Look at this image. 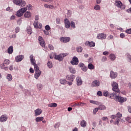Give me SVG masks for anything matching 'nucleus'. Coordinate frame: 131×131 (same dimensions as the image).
Instances as JSON below:
<instances>
[{
  "mask_svg": "<svg viewBox=\"0 0 131 131\" xmlns=\"http://www.w3.org/2000/svg\"><path fill=\"white\" fill-rule=\"evenodd\" d=\"M47 65H48V67H49V68H52V67H53V64L52 63V62L49 61L47 63Z\"/></svg>",
  "mask_w": 131,
  "mask_h": 131,
  "instance_id": "obj_41",
  "label": "nucleus"
},
{
  "mask_svg": "<svg viewBox=\"0 0 131 131\" xmlns=\"http://www.w3.org/2000/svg\"><path fill=\"white\" fill-rule=\"evenodd\" d=\"M94 9L96 11H100L101 10V6L99 5H95Z\"/></svg>",
  "mask_w": 131,
  "mask_h": 131,
  "instance_id": "obj_29",
  "label": "nucleus"
},
{
  "mask_svg": "<svg viewBox=\"0 0 131 131\" xmlns=\"http://www.w3.org/2000/svg\"><path fill=\"white\" fill-rule=\"evenodd\" d=\"M60 125H61V123H56L55 125H54V127L55 128H58V127H59L60 126Z\"/></svg>",
  "mask_w": 131,
  "mask_h": 131,
  "instance_id": "obj_45",
  "label": "nucleus"
},
{
  "mask_svg": "<svg viewBox=\"0 0 131 131\" xmlns=\"http://www.w3.org/2000/svg\"><path fill=\"white\" fill-rule=\"evenodd\" d=\"M82 71H84V72H85V71H86V70H88V68L85 66H83L82 68H81Z\"/></svg>",
  "mask_w": 131,
  "mask_h": 131,
  "instance_id": "obj_49",
  "label": "nucleus"
},
{
  "mask_svg": "<svg viewBox=\"0 0 131 131\" xmlns=\"http://www.w3.org/2000/svg\"><path fill=\"white\" fill-rule=\"evenodd\" d=\"M60 41L62 42H69L70 41V37H62L60 38Z\"/></svg>",
  "mask_w": 131,
  "mask_h": 131,
  "instance_id": "obj_13",
  "label": "nucleus"
},
{
  "mask_svg": "<svg viewBox=\"0 0 131 131\" xmlns=\"http://www.w3.org/2000/svg\"><path fill=\"white\" fill-rule=\"evenodd\" d=\"M110 77L112 78H116L117 77V73L112 71L110 73Z\"/></svg>",
  "mask_w": 131,
  "mask_h": 131,
  "instance_id": "obj_22",
  "label": "nucleus"
},
{
  "mask_svg": "<svg viewBox=\"0 0 131 131\" xmlns=\"http://www.w3.org/2000/svg\"><path fill=\"white\" fill-rule=\"evenodd\" d=\"M25 9H28V10H31L32 9V5H29L27 7V8H25Z\"/></svg>",
  "mask_w": 131,
  "mask_h": 131,
  "instance_id": "obj_58",
  "label": "nucleus"
},
{
  "mask_svg": "<svg viewBox=\"0 0 131 131\" xmlns=\"http://www.w3.org/2000/svg\"><path fill=\"white\" fill-rule=\"evenodd\" d=\"M38 41L41 47H42V48H45V47H46V42H45V40H43V38H42L41 36H39L38 37Z\"/></svg>",
  "mask_w": 131,
  "mask_h": 131,
  "instance_id": "obj_9",
  "label": "nucleus"
},
{
  "mask_svg": "<svg viewBox=\"0 0 131 131\" xmlns=\"http://www.w3.org/2000/svg\"><path fill=\"white\" fill-rule=\"evenodd\" d=\"M66 56H68V53H63L58 55H55V59L56 60L61 61L64 59V57H66Z\"/></svg>",
  "mask_w": 131,
  "mask_h": 131,
  "instance_id": "obj_5",
  "label": "nucleus"
},
{
  "mask_svg": "<svg viewBox=\"0 0 131 131\" xmlns=\"http://www.w3.org/2000/svg\"><path fill=\"white\" fill-rule=\"evenodd\" d=\"M48 48L50 50H54V46H53V45H51V44H49L48 45Z\"/></svg>",
  "mask_w": 131,
  "mask_h": 131,
  "instance_id": "obj_48",
  "label": "nucleus"
},
{
  "mask_svg": "<svg viewBox=\"0 0 131 131\" xmlns=\"http://www.w3.org/2000/svg\"><path fill=\"white\" fill-rule=\"evenodd\" d=\"M86 105L85 103L79 102V106H84Z\"/></svg>",
  "mask_w": 131,
  "mask_h": 131,
  "instance_id": "obj_61",
  "label": "nucleus"
},
{
  "mask_svg": "<svg viewBox=\"0 0 131 131\" xmlns=\"http://www.w3.org/2000/svg\"><path fill=\"white\" fill-rule=\"evenodd\" d=\"M88 67L89 69H90V70H93L95 69V66L92 63H89L88 64Z\"/></svg>",
  "mask_w": 131,
  "mask_h": 131,
  "instance_id": "obj_30",
  "label": "nucleus"
},
{
  "mask_svg": "<svg viewBox=\"0 0 131 131\" xmlns=\"http://www.w3.org/2000/svg\"><path fill=\"white\" fill-rule=\"evenodd\" d=\"M71 27H72V28H75V23H74V22H73V21H71Z\"/></svg>",
  "mask_w": 131,
  "mask_h": 131,
  "instance_id": "obj_44",
  "label": "nucleus"
},
{
  "mask_svg": "<svg viewBox=\"0 0 131 131\" xmlns=\"http://www.w3.org/2000/svg\"><path fill=\"white\" fill-rule=\"evenodd\" d=\"M69 70L71 73H73L74 74L75 72H76V71H75V69H74L72 67H70Z\"/></svg>",
  "mask_w": 131,
  "mask_h": 131,
  "instance_id": "obj_37",
  "label": "nucleus"
},
{
  "mask_svg": "<svg viewBox=\"0 0 131 131\" xmlns=\"http://www.w3.org/2000/svg\"><path fill=\"white\" fill-rule=\"evenodd\" d=\"M63 22L64 23V26L66 27V28H70V26H71V23L70 21H69V19H68V18H66L64 19Z\"/></svg>",
  "mask_w": 131,
  "mask_h": 131,
  "instance_id": "obj_10",
  "label": "nucleus"
},
{
  "mask_svg": "<svg viewBox=\"0 0 131 131\" xmlns=\"http://www.w3.org/2000/svg\"><path fill=\"white\" fill-rule=\"evenodd\" d=\"M7 52L8 54H13V52H14V47L13 46H10L7 50Z\"/></svg>",
  "mask_w": 131,
  "mask_h": 131,
  "instance_id": "obj_23",
  "label": "nucleus"
},
{
  "mask_svg": "<svg viewBox=\"0 0 131 131\" xmlns=\"http://www.w3.org/2000/svg\"><path fill=\"white\" fill-rule=\"evenodd\" d=\"M115 96V93H112V94L110 95V97L111 99H114V96Z\"/></svg>",
  "mask_w": 131,
  "mask_h": 131,
  "instance_id": "obj_57",
  "label": "nucleus"
},
{
  "mask_svg": "<svg viewBox=\"0 0 131 131\" xmlns=\"http://www.w3.org/2000/svg\"><path fill=\"white\" fill-rule=\"evenodd\" d=\"M108 54L109 52L108 51H104L103 52V55H104V56H108Z\"/></svg>",
  "mask_w": 131,
  "mask_h": 131,
  "instance_id": "obj_55",
  "label": "nucleus"
},
{
  "mask_svg": "<svg viewBox=\"0 0 131 131\" xmlns=\"http://www.w3.org/2000/svg\"><path fill=\"white\" fill-rule=\"evenodd\" d=\"M77 52H78V53H81V52H82V48L81 47L77 48Z\"/></svg>",
  "mask_w": 131,
  "mask_h": 131,
  "instance_id": "obj_40",
  "label": "nucleus"
},
{
  "mask_svg": "<svg viewBox=\"0 0 131 131\" xmlns=\"http://www.w3.org/2000/svg\"><path fill=\"white\" fill-rule=\"evenodd\" d=\"M106 61H107V57H106V56L102 57L101 58V61L106 62Z\"/></svg>",
  "mask_w": 131,
  "mask_h": 131,
  "instance_id": "obj_47",
  "label": "nucleus"
},
{
  "mask_svg": "<svg viewBox=\"0 0 131 131\" xmlns=\"http://www.w3.org/2000/svg\"><path fill=\"white\" fill-rule=\"evenodd\" d=\"M98 109H99V110H106V107L105 105L101 104L99 106Z\"/></svg>",
  "mask_w": 131,
  "mask_h": 131,
  "instance_id": "obj_31",
  "label": "nucleus"
},
{
  "mask_svg": "<svg viewBox=\"0 0 131 131\" xmlns=\"http://www.w3.org/2000/svg\"><path fill=\"white\" fill-rule=\"evenodd\" d=\"M85 45V46H89V47H90L91 48H94V47L96 46V43L93 41L90 42L89 41H87Z\"/></svg>",
  "mask_w": 131,
  "mask_h": 131,
  "instance_id": "obj_16",
  "label": "nucleus"
},
{
  "mask_svg": "<svg viewBox=\"0 0 131 131\" xmlns=\"http://www.w3.org/2000/svg\"><path fill=\"white\" fill-rule=\"evenodd\" d=\"M99 107H96L93 110V114L95 115V114H96V113L98 112V111H99Z\"/></svg>",
  "mask_w": 131,
  "mask_h": 131,
  "instance_id": "obj_42",
  "label": "nucleus"
},
{
  "mask_svg": "<svg viewBox=\"0 0 131 131\" xmlns=\"http://www.w3.org/2000/svg\"><path fill=\"white\" fill-rule=\"evenodd\" d=\"M60 82L61 84H66L67 81H66V79H61L60 80Z\"/></svg>",
  "mask_w": 131,
  "mask_h": 131,
  "instance_id": "obj_35",
  "label": "nucleus"
},
{
  "mask_svg": "<svg viewBox=\"0 0 131 131\" xmlns=\"http://www.w3.org/2000/svg\"><path fill=\"white\" fill-rule=\"evenodd\" d=\"M7 78L8 79V80H9V81H11V80L13 79V77L12 76V75L8 74L7 76Z\"/></svg>",
  "mask_w": 131,
  "mask_h": 131,
  "instance_id": "obj_39",
  "label": "nucleus"
},
{
  "mask_svg": "<svg viewBox=\"0 0 131 131\" xmlns=\"http://www.w3.org/2000/svg\"><path fill=\"white\" fill-rule=\"evenodd\" d=\"M57 24H61V19L59 18H56Z\"/></svg>",
  "mask_w": 131,
  "mask_h": 131,
  "instance_id": "obj_52",
  "label": "nucleus"
},
{
  "mask_svg": "<svg viewBox=\"0 0 131 131\" xmlns=\"http://www.w3.org/2000/svg\"><path fill=\"white\" fill-rule=\"evenodd\" d=\"M76 81H77V85H81L82 84V80H81V78L80 77H77L76 78Z\"/></svg>",
  "mask_w": 131,
  "mask_h": 131,
  "instance_id": "obj_19",
  "label": "nucleus"
},
{
  "mask_svg": "<svg viewBox=\"0 0 131 131\" xmlns=\"http://www.w3.org/2000/svg\"><path fill=\"white\" fill-rule=\"evenodd\" d=\"M92 86H100V81L99 80H95L92 83Z\"/></svg>",
  "mask_w": 131,
  "mask_h": 131,
  "instance_id": "obj_20",
  "label": "nucleus"
},
{
  "mask_svg": "<svg viewBox=\"0 0 131 131\" xmlns=\"http://www.w3.org/2000/svg\"><path fill=\"white\" fill-rule=\"evenodd\" d=\"M43 32H44V34H46V35H49V34L50 33H49V31H46V30H44Z\"/></svg>",
  "mask_w": 131,
  "mask_h": 131,
  "instance_id": "obj_62",
  "label": "nucleus"
},
{
  "mask_svg": "<svg viewBox=\"0 0 131 131\" xmlns=\"http://www.w3.org/2000/svg\"><path fill=\"white\" fill-rule=\"evenodd\" d=\"M110 58L111 60H112V61H114V60H115L116 57H115V55H114L113 54H111L110 55Z\"/></svg>",
  "mask_w": 131,
  "mask_h": 131,
  "instance_id": "obj_33",
  "label": "nucleus"
},
{
  "mask_svg": "<svg viewBox=\"0 0 131 131\" xmlns=\"http://www.w3.org/2000/svg\"><path fill=\"white\" fill-rule=\"evenodd\" d=\"M44 6L45 8H47L48 9H54V6L52 5L45 4Z\"/></svg>",
  "mask_w": 131,
  "mask_h": 131,
  "instance_id": "obj_34",
  "label": "nucleus"
},
{
  "mask_svg": "<svg viewBox=\"0 0 131 131\" xmlns=\"http://www.w3.org/2000/svg\"><path fill=\"white\" fill-rule=\"evenodd\" d=\"M37 87L39 91H41V90H42V84H37Z\"/></svg>",
  "mask_w": 131,
  "mask_h": 131,
  "instance_id": "obj_38",
  "label": "nucleus"
},
{
  "mask_svg": "<svg viewBox=\"0 0 131 131\" xmlns=\"http://www.w3.org/2000/svg\"><path fill=\"white\" fill-rule=\"evenodd\" d=\"M116 121L114 122V124H117V125H119V121L120 120H119V119L118 118H120L121 117H122V114H121V113H118L116 115Z\"/></svg>",
  "mask_w": 131,
  "mask_h": 131,
  "instance_id": "obj_7",
  "label": "nucleus"
},
{
  "mask_svg": "<svg viewBox=\"0 0 131 131\" xmlns=\"http://www.w3.org/2000/svg\"><path fill=\"white\" fill-rule=\"evenodd\" d=\"M34 25V27H35V28H41L42 25H41V24H39L38 21H36L34 22L33 24Z\"/></svg>",
  "mask_w": 131,
  "mask_h": 131,
  "instance_id": "obj_17",
  "label": "nucleus"
},
{
  "mask_svg": "<svg viewBox=\"0 0 131 131\" xmlns=\"http://www.w3.org/2000/svg\"><path fill=\"white\" fill-rule=\"evenodd\" d=\"M90 103H91V104H94L95 105L97 104V101L94 100H90Z\"/></svg>",
  "mask_w": 131,
  "mask_h": 131,
  "instance_id": "obj_54",
  "label": "nucleus"
},
{
  "mask_svg": "<svg viewBox=\"0 0 131 131\" xmlns=\"http://www.w3.org/2000/svg\"><path fill=\"white\" fill-rule=\"evenodd\" d=\"M30 61H31V63L32 64V65H35V59L33 58V55H31L30 56Z\"/></svg>",
  "mask_w": 131,
  "mask_h": 131,
  "instance_id": "obj_24",
  "label": "nucleus"
},
{
  "mask_svg": "<svg viewBox=\"0 0 131 131\" xmlns=\"http://www.w3.org/2000/svg\"><path fill=\"white\" fill-rule=\"evenodd\" d=\"M35 112V116H38V115H40L41 113H42V111L40 108H37L34 111Z\"/></svg>",
  "mask_w": 131,
  "mask_h": 131,
  "instance_id": "obj_18",
  "label": "nucleus"
},
{
  "mask_svg": "<svg viewBox=\"0 0 131 131\" xmlns=\"http://www.w3.org/2000/svg\"><path fill=\"white\" fill-rule=\"evenodd\" d=\"M4 64L6 65H9L10 64V60L8 59H5L4 61Z\"/></svg>",
  "mask_w": 131,
  "mask_h": 131,
  "instance_id": "obj_43",
  "label": "nucleus"
},
{
  "mask_svg": "<svg viewBox=\"0 0 131 131\" xmlns=\"http://www.w3.org/2000/svg\"><path fill=\"white\" fill-rule=\"evenodd\" d=\"M106 37H107L106 34L103 33L98 34L97 36L98 39H106Z\"/></svg>",
  "mask_w": 131,
  "mask_h": 131,
  "instance_id": "obj_11",
  "label": "nucleus"
},
{
  "mask_svg": "<svg viewBox=\"0 0 131 131\" xmlns=\"http://www.w3.org/2000/svg\"><path fill=\"white\" fill-rule=\"evenodd\" d=\"M120 36L121 38H124L125 35H124L123 33H121Z\"/></svg>",
  "mask_w": 131,
  "mask_h": 131,
  "instance_id": "obj_59",
  "label": "nucleus"
},
{
  "mask_svg": "<svg viewBox=\"0 0 131 131\" xmlns=\"http://www.w3.org/2000/svg\"><path fill=\"white\" fill-rule=\"evenodd\" d=\"M126 121H128L129 123H131V118L130 117H128L126 118Z\"/></svg>",
  "mask_w": 131,
  "mask_h": 131,
  "instance_id": "obj_50",
  "label": "nucleus"
},
{
  "mask_svg": "<svg viewBox=\"0 0 131 131\" xmlns=\"http://www.w3.org/2000/svg\"><path fill=\"white\" fill-rule=\"evenodd\" d=\"M84 64H83V63H80L79 64V67H81L82 68V67H84Z\"/></svg>",
  "mask_w": 131,
  "mask_h": 131,
  "instance_id": "obj_64",
  "label": "nucleus"
},
{
  "mask_svg": "<svg viewBox=\"0 0 131 131\" xmlns=\"http://www.w3.org/2000/svg\"><path fill=\"white\" fill-rule=\"evenodd\" d=\"M45 29L46 30H47V31H49L51 29V27H50V26L47 25L45 26Z\"/></svg>",
  "mask_w": 131,
  "mask_h": 131,
  "instance_id": "obj_53",
  "label": "nucleus"
},
{
  "mask_svg": "<svg viewBox=\"0 0 131 131\" xmlns=\"http://www.w3.org/2000/svg\"><path fill=\"white\" fill-rule=\"evenodd\" d=\"M80 125L82 126V127H85V126H86V121H85L84 120L81 121Z\"/></svg>",
  "mask_w": 131,
  "mask_h": 131,
  "instance_id": "obj_26",
  "label": "nucleus"
},
{
  "mask_svg": "<svg viewBox=\"0 0 131 131\" xmlns=\"http://www.w3.org/2000/svg\"><path fill=\"white\" fill-rule=\"evenodd\" d=\"M127 56V58L128 59V60H129V62H130L131 63V56L129 54H126Z\"/></svg>",
  "mask_w": 131,
  "mask_h": 131,
  "instance_id": "obj_46",
  "label": "nucleus"
},
{
  "mask_svg": "<svg viewBox=\"0 0 131 131\" xmlns=\"http://www.w3.org/2000/svg\"><path fill=\"white\" fill-rule=\"evenodd\" d=\"M31 17V12L28 11L26 12L24 14L25 18H30Z\"/></svg>",
  "mask_w": 131,
  "mask_h": 131,
  "instance_id": "obj_25",
  "label": "nucleus"
},
{
  "mask_svg": "<svg viewBox=\"0 0 131 131\" xmlns=\"http://www.w3.org/2000/svg\"><path fill=\"white\" fill-rule=\"evenodd\" d=\"M114 99L116 102H119L120 103H124V102H126L127 100L126 98L117 95L115 97Z\"/></svg>",
  "mask_w": 131,
  "mask_h": 131,
  "instance_id": "obj_2",
  "label": "nucleus"
},
{
  "mask_svg": "<svg viewBox=\"0 0 131 131\" xmlns=\"http://www.w3.org/2000/svg\"><path fill=\"white\" fill-rule=\"evenodd\" d=\"M24 58V56L20 55L17 56L15 57V60L16 62H21V61H22V60H23Z\"/></svg>",
  "mask_w": 131,
  "mask_h": 131,
  "instance_id": "obj_15",
  "label": "nucleus"
},
{
  "mask_svg": "<svg viewBox=\"0 0 131 131\" xmlns=\"http://www.w3.org/2000/svg\"><path fill=\"white\" fill-rule=\"evenodd\" d=\"M97 95H98V96H99V97H101V96H102V92H101V91H98V92H97Z\"/></svg>",
  "mask_w": 131,
  "mask_h": 131,
  "instance_id": "obj_60",
  "label": "nucleus"
},
{
  "mask_svg": "<svg viewBox=\"0 0 131 131\" xmlns=\"http://www.w3.org/2000/svg\"><path fill=\"white\" fill-rule=\"evenodd\" d=\"M13 3L19 7H25L26 5V2L23 0H13Z\"/></svg>",
  "mask_w": 131,
  "mask_h": 131,
  "instance_id": "obj_3",
  "label": "nucleus"
},
{
  "mask_svg": "<svg viewBox=\"0 0 131 131\" xmlns=\"http://www.w3.org/2000/svg\"><path fill=\"white\" fill-rule=\"evenodd\" d=\"M26 11H27V8H21L20 9L17 11L16 13L17 17H22V16H23V14H24Z\"/></svg>",
  "mask_w": 131,
  "mask_h": 131,
  "instance_id": "obj_4",
  "label": "nucleus"
},
{
  "mask_svg": "<svg viewBox=\"0 0 131 131\" xmlns=\"http://www.w3.org/2000/svg\"><path fill=\"white\" fill-rule=\"evenodd\" d=\"M115 5L116 7L120 9H125V6L123 5L120 1H116Z\"/></svg>",
  "mask_w": 131,
  "mask_h": 131,
  "instance_id": "obj_6",
  "label": "nucleus"
},
{
  "mask_svg": "<svg viewBox=\"0 0 131 131\" xmlns=\"http://www.w3.org/2000/svg\"><path fill=\"white\" fill-rule=\"evenodd\" d=\"M126 33H127L128 34H131V29H127L125 31Z\"/></svg>",
  "mask_w": 131,
  "mask_h": 131,
  "instance_id": "obj_51",
  "label": "nucleus"
},
{
  "mask_svg": "<svg viewBox=\"0 0 131 131\" xmlns=\"http://www.w3.org/2000/svg\"><path fill=\"white\" fill-rule=\"evenodd\" d=\"M112 90L116 93H118V94L120 93V90L118 88V84L116 82H113L112 83Z\"/></svg>",
  "mask_w": 131,
  "mask_h": 131,
  "instance_id": "obj_1",
  "label": "nucleus"
},
{
  "mask_svg": "<svg viewBox=\"0 0 131 131\" xmlns=\"http://www.w3.org/2000/svg\"><path fill=\"white\" fill-rule=\"evenodd\" d=\"M66 79L67 80H69V81H72V82H73V81L74 79H75V75H68L66 77Z\"/></svg>",
  "mask_w": 131,
  "mask_h": 131,
  "instance_id": "obj_12",
  "label": "nucleus"
},
{
  "mask_svg": "<svg viewBox=\"0 0 131 131\" xmlns=\"http://www.w3.org/2000/svg\"><path fill=\"white\" fill-rule=\"evenodd\" d=\"M57 106H58V104H57L56 103H51L48 104V106L50 107H57Z\"/></svg>",
  "mask_w": 131,
  "mask_h": 131,
  "instance_id": "obj_32",
  "label": "nucleus"
},
{
  "mask_svg": "<svg viewBox=\"0 0 131 131\" xmlns=\"http://www.w3.org/2000/svg\"><path fill=\"white\" fill-rule=\"evenodd\" d=\"M78 63H79L78 58H77L76 56H74L72 61H71V64H72V65H78Z\"/></svg>",
  "mask_w": 131,
  "mask_h": 131,
  "instance_id": "obj_8",
  "label": "nucleus"
},
{
  "mask_svg": "<svg viewBox=\"0 0 131 131\" xmlns=\"http://www.w3.org/2000/svg\"><path fill=\"white\" fill-rule=\"evenodd\" d=\"M33 66L34 67V70H35V72H36V71H40V70H39V68L38 67V66H37V64H36V63L34 64Z\"/></svg>",
  "mask_w": 131,
  "mask_h": 131,
  "instance_id": "obj_36",
  "label": "nucleus"
},
{
  "mask_svg": "<svg viewBox=\"0 0 131 131\" xmlns=\"http://www.w3.org/2000/svg\"><path fill=\"white\" fill-rule=\"evenodd\" d=\"M8 120V116L6 115H3L1 117H0V122H5Z\"/></svg>",
  "mask_w": 131,
  "mask_h": 131,
  "instance_id": "obj_14",
  "label": "nucleus"
},
{
  "mask_svg": "<svg viewBox=\"0 0 131 131\" xmlns=\"http://www.w3.org/2000/svg\"><path fill=\"white\" fill-rule=\"evenodd\" d=\"M41 74V71H36L34 74V77L36 79H38V77L40 76Z\"/></svg>",
  "mask_w": 131,
  "mask_h": 131,
  "instance_id": "obj_21",
  "label": "nucleus"
},
{
  "mask_svg": "<svg viewBox=\"0 0 131 131\" xmlns=\"http://www.w3.org/2000/svg\"><path fill=\"white\" fill-rule=\"evenodd\" d=\"M127 109H128V112H129V113H131V107H130V106H127Z\"/></svg>",
  "mask_w": 131,
  "mask_h": 131,
  "instance_id": "obj_63",
  "label": "nucleus"
},
{
  "mask_svg": "<svg viewBox=\"0 0 131 131\" xmlns=\"http://www.w3.org/2000/svg\"><path fill=\"white\" fill-rule=\"evenodd\" d=\"M19 31H20V28L19 27L16 28L15 30V32H16V33H18Z\"/></svg>",
  "mask_w": 131,
  "mask_h": 131,
  "instance_id": "obj_56",
  "label": "nucleus"
},
{
  "mask_svg": "<svg viewBox=\"0 0 131 131\" xmlns=\"http://www.w3.org/2000/svg\"><path fill=\"white\" fill-rule=\"evenodd\" d=\"M35 120L36 122H40V121L43 120V118L42 117H37L36 118Z\"/></svg>",
  "mask_w": 131,
  "mask_h": 131,
  "instance_id": "obj_28",
  "label": "nucleus"
},
{
  "mask_svg": "<svg viewBox=\"0 0 131 131\" xmlns=\"http://www.w3.org/2000/svg\"><path fill=\"white\" fill-rule=\"evenodd\" d=\"M0 67L1 69H4L6 71H8L9 69L8 67H6V66L4 64V63H2L0 65Z\"/></svg>",
  "mask_w": 131,
  "mask_h": 131,
  "instance_id": "obj_27",
  "label": "nucleus"
}]
</instances>
